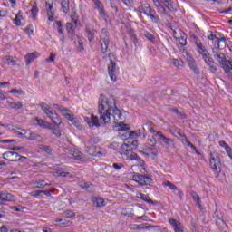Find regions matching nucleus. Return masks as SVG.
I'll use <instances>...</instances> for the list:
<instances>
[{"label": "nucleus", "instance_id": "f257e3e1", "mask_svg": "<svg viewBox=\"0 0 232 232\" xmlns=\"http://www.w3.org/2000/svg\"><path fill=\"white\" fill-rule=\"evenodd\" d=\"M98 105V113L100 115V121L103 124H109L111 117L114 121H121L122 119V112L117 108V101L115 98H106L104 94H101Z\"/></svg>", "mask_w": 232, "mask_h": 232}, {"label": "nucleus", "instance_id": "f03ea898", "mask_svg": "<svg viewBox=\"0 0 232 232\" xmlns=\"http://www.w3.org/2000/svg\"><path fill=\"white\" fill-rule=\"evenodd\" d=\"M53 106H54V108H57L58 110H60V111L63 113V117H65V119H67V121H70L72 124H74V126H76V128H78L79 130H81L82 128L79 120H77V118H75V115H73V113H72V111H70L63 106H60L59 104H54Z\"/></svg>", "mask_w": 232, "mask_h": 232}, {"label": "nucleus", "instance_id": "7ed1b4c3", "mask_svg": "<svg viewBox=\"0 0 232 232\" xmlns=\"http://www.w3.org/2000/svg\"><path fill=\"white\" fill-rule=\"evenodd\" d=\"M210 168L215 170L216 177L220 175L222 171V162L220 161V156L217 152L210 153Z\"/></svg>", "mask_w": 232, "mask_h": 232}, {"label": "nucleus", "instance_id": "20e7f679", "mask_svg": "<svg viewBox=\"0 0 232 232\" xmlns=\"http://www.w3.org/2000/svg\"><path fill=\"white\" fill-rule=\"evenodd\" d=\"M110 59V63L108 64V72L109 77L111 81H117V75L115 74V72L117 70V63L115 62V55L113 53H110L108 55Z\"/></svg>", "mask_w": 232, "mask_h": 232}, {"label": "nucleus", "instance_id": "39448f33", "mask_svg": "<svg viewBox=\"0 0 232 232\" xmlns=\"http://www.w3.org/2000/svg\"><path fill=\"white\" fill-rule=\"evenodd\" d=\"M132 179L136 180V182H139L140 186H151V184H153V179L144 174L133 172Z\"/></svg>", "mask_w": 232, "mask_h": 232}, {"label": "nucleus", "instance_id": "423d86ee", "mask_svg": "<svg viewBox=\"0 0 232 232\" xmlns=\"http://www.w3.org/2000/svg\"><path fill=\"white\" fill-rule=\"evenodd\" d=\"M214 58L218 60L220 66L223 68V70L226 72L229 70V67L227 66V59H226V54L220 51H216L213 49Z\"/></svg>", "mask_w": 232, "mask_h": 232}, {"label": "nucleus", "instance_id": "0eeeda50", "mask_svg": "<svg viewBox=\"0 0 232 232\" xmlns=\"http://www.w3.org/2000/svg\"><path fill=\"white\" fill-rule=\"evenodd\" d=\"M101 44L102 53H106L108 52V46H110V32L107 29L102 30Z\"/></svg>", "mask_w": 232, "mask_h": 232}, {"label": "nucleus", "instance_id": "6e6552de", "mask_svg": "<svg viewBox=\"0 0 232 232\" xmlns=\"http://www.w3.org/2000/svg\"><path fill=\"white\" fill-rule=\"evenodd\" d=\"M199 53L200 55H202V59L205 61L206 64L209 66L210 72H212V73H217V66L213 65L215 64V61L213 60L209 53L208 51H204L199 52Z\"/></svg>", "mask_w": 232, "mask_h": 232}, {"label": "nucleus", "instance_id": "1a4fd4ad", "mask_svg": "<svg viewBox=\"0 0 232 232\" xmlns=\"http://www.w3.org/2000/svg\"><path fill=\"white\" fill-rule=\"evenodd\" d=\"M140 12H143L145 15H148L153 23H159V16L156 15L155 10L151 9L150 5H144L143 7H139Z\"/></svg>", "mask_w": 232, "mask_h": 232}, {"label": "nucleus", "instance_id": "9d476101", "mask_svg": "<svg viewBox=\"0 0 232 232\" xmlns=\"http://www.w3.org/2000/svg\"><path fill=\"white\" fill-rule=\"evenodd\" d=\"M3 159H5V160H8L9 162H17V160H21V159H26V157L21 156L17 152L6 151L3 154Z\"/></svg>", "mask_w": 232, "mask_h": 232}, {"label": "nucleus", "instance_id": "9b49d317", "mask_svg": "<svg viewBox=\"0 0 232 232\" xmlns=\"http://www.w3.org/2000/svg\"><path fill=\"white\" fill-rule=\"evenodd\" d=\"M155 137H160V139H161L167 150H171L172 148H175V141L171 138L164 136V134H162V131L157 132V134H155Z\"/></svg>", "mask_w": 232, "mask_h": 232}, {"label": "nucleus", "instance_id": "f8f14e48", "mask_svg": "<svg viewBox=\"0 0 232 232\" xmlns=\"http://www.w3.org/2000/svg\"><path fill=\"white\" fill-rule=\"evenodd\" d=\"M127 157H129L130 160H137V162L140 164V166H141L142 170L141 173H146V163L144 162V160L142 159H140L139 157V155H137V153L135 152H131L130 154L129 153V155H127Z\"/></svg>", "mask_w": 232, "mask_h": 232}, {"label": "nucleus", "instance_id": "ddd939ff", "mask_svg": "<svg viewBox=\"0 0 232 232\" xmlns=\"http://www.w3.org/2000/svg\"><path fill=\"white\" fill-rule=\"evenodd\" d=\"M85 122H87L88 126L90 128H101V123H99V117L94 116L93 114L91 115V118L85 117L84 118Z\"/></svg>", "mask_w": 232, "mask_h": 232}, {"label": "nucleus", "instance_id": "4468645a", "mask_svg": "<svg viewBox=\"0 0 232 232\" xmlns=\"http://www.w3.org/2000/svg\"><path fill=\"white\" fill-rule=\"evenodd\" d=\"M65 26H66L69 39L71 41H73V39L75 37L74 34H75V28H77V24H73V23L67 22Z\"/></svg>", "mask_w": 232, "mask_h": 232}, {"label": "nucleus", "instance_id": "2eb2a0df", "mask_svg": "<svg viewBox=\"0 0 232 232\" xmlns=\"http://www.w3.org/2000/svg\"><path fill=\"white\" fill-rule=\"evenodd\" d=\"M187 63H188L190 70H192V72H194V73H196V75H200V69L198 68V66L197 65V63H195V60L193 58L188 57Z\"/></svg>", "mask_w": 232, "mask_h": 232}, {"label": "nucleus", "instance_id": "dca6fc26", "mask_svg": "<svg viewBox=\"0 0 232 232\" xmlns=\"http://www.w3.org/2000/svg\"><path fill=\"white\" fill-rule=\"evenodd\" d=\"M25 133V139L27 140H43V137L34 131L27 132L25 130H22Z\"/></svg>", "mask_w": 232, "mask_h": 232}, {"label": "nucleus", "instance_id": "f3484780", "mask_svg": "<svg viewBox=\"0 0 232 232\" xmlns=\"http://www.w3.org/2000/svg\"><path fill=\"white\" fill-rule=\"evenodd\" d=\"M93 3L96 6V8L99 10V14L102 19H105V21L108 19V14L104 12V7L102 6V3H101V0H93Z\"/></svg>", "mask_w": 232, "mask_h": 232}, {"label": "nucleus", "instance_id": "a211bd4d", "mask_svg": "<svg viewBox=\"0 0 232 232\" xmlns=\"http://www.w3.org/2000/svg\"><path fill=\"white\" fill-rule=\"evenodd\" d=\"M47 113H48L49 119H51L52 122H53L55 126H59L62 124L63 121H61V117L59 116V114L53 111H49Z\"/></svg>", "mask_w": 232, "mask_h": 232}, {"label": "nucleus", "instance_id": "6ab92c4d", "mask_svg": "<svg viewBox=\"0 0 232 232\" xmlns=\"http://www.w3.org/2000/svg\"><path fill=\"white\" fill-rule=\"evenodd\" d=\"M148 130L150 131V133H154L155 135L160 132V130H155V129H153V121H147L143 125V131H148Z\"/></svg>", "mask_w": 232, "mask_h": 232}, {"label": "nucleus", "instance_id": "aec40b11", "mask_svg": "<svg viewBox=\"0 0 232 232\" xmlns=\"http://www.w3.org/2000/svg\"><path fill=\"white\" fill-rule=\"evenodd\" d=\"M85 32L87 34V38L89 43H93L94 39H95V29H93V27H90V26H86L85 28Z\"/></svg>", "mask_w": 232, "mask_h": 232}, {"label": "nucleus", "instance_id": "412c9836", "mask_svg": "<svg viewBox=\"0 0 232 232\" xmlns=\"http://www.w3.org/2000/svg\"><path fill=\"white\" fill-rule=\"evenodd\" d=\"M45 6H47V15L49 21H53V4H50L48 2H45Z\"/></svg>", "mask_w": 232, "mask_h": 232}, {"label": "nucleus", "instance_id": "4be33fe9", "mask_svg": "<svg viewBox=\"0 0 232 232\" xmlns=\"http://www.w3.org/2000/svg\"><path fill=\"white\" fill-rule=\"evenodd\" d=\"M3 63H5V64H8V66H15V64H17L15 59H14V57L11 55L5 56L3 58Z\"/></svg>", "mask_w": 232, "mask_h": 232}, {"label": "nucleus", "instance_id": "5701e85b", "mask_svg": "<svg viewBox=\"0 0 232 232\" xmlns=\"http://www.w3.org/2000/svg\"><path fill=\"white\" fill-rule=\"evenodd\" d=\"M137 198H140L141 200H144L145 202H148V204H153V205L157 204V201H153L151 198H148L146 195L140 192L137 194Z\"/></svg>", "mask_w": 232, "mask_h": 232}, {"label": "nucleus", "instance_id": "b1692460", "mask_svg": "<svg viewBox=\"0 0 232 232\" xmlns=\"http://www.w3.org/2000/svg\"><path fill=\"white\" fill-rule=\"evenodd\" d=\"M161 3L169 10L170 12H177V9L173 7V1L171 0H161Z\"/></svg>", "mask_w": 232, "mask_h": 232}, {"label": "nucleus", "instance_id": "393cba45", "mask_svg": "<svg viewBox=\"0 0 232 232\" xmlns=\"http://www.w3.org/2000/svg\"><path fill=\"white\" fill-rule=\"evenodd\" d=\"M61 5L63 14H68L70 12V0H62Z\"/></svg>", "mask_w": 232, "mask_h": 232}, {"label": "nucleus", "instance_id": "a878e982", "mask_svg": "<svg viewBox=\"0 0 232 232\" xmlns=\"http://www.w3.org/2000/svg\"><path fill=\"white\" fill-rule=\"evenodd\" d=\"M190 195H191L193 200H195V202H197L198 208H202V200L200 199V196H198V194H197L195 191H191Z\"/></svg>", "mask_w": 232, "mask_h": 232}, {"label": "nucleus", "instance_id": "bb28decb", "mask_svg": "<svg viewBox=\"0 0 232 232\" xmlns=\"http://www.w3.org/2000/svg\"><path fill=\"white\" fill-rule=\"evenodd\" d=\"M39 14V7H37V3L34 2V5H33L31 9V15L33 16L34 21L37 19V14Z\"/></svg>", "mask_w": 232, "mask_h": 232}, {"label": "nucleus", "instance_id": "cd10ccee", "mask_svg": "<svg viewBox=\"0 0 232 232\" xmlns=\"http://www.w3.org/2000/svg\"><path fill=\"white\" fill-rule=\"evenodd\" d=\"M34 59H37V56L35 55V53H29L26 54L25 63H26L27 66L30 65V63H32V61H34Z\"/></svg>", "mask_w": 232, "mask_h": 232}, {"label": "nucleus", "instance_id": "c85d7f7f", "mask_svg": "<svg viewBox=\"0 0 232 232\" xmlns=\"http://www.w3.org/2000/svg\"><path fill=\"white\" fill-rule=\"evenodd\" d=\"M8 104L13 110H21L23 108V102H8Z\"/></svg>", "mask_w": 232, "mask_h": 232}, {"label": "nucleus", "instance_id": "c756f323", "mask_svg": "<svg viewBox=\"0 0 232 232\" xmlns=\"http://www.w3.org/2000/svg\"><path fill=\"white\" fill-rule=\"evenodd\" d=\"M155 6H157L160 12V14H164L165 15H168V13L166 12V7L162 6L160 5V2L159 0H153Z\"/></svg>", "mask_w": 232, "mask_h": 232}, {"label": "nucleus", "instance_id": "7c9ffc66", "mask_svg": "<svg viewBox=\"0 0 232 232\" xmlns=\"http://www.w3.org/2000/svg\"><path fill=\"white\" fill-rule=\"evenodd\" d=\"M79 186L80 188H82V189H90V188L93 187V184H92L90 181H80Z\"/></svg>", "mask_w": 232, "mask_h": 232}, {"label": "nucleus", "instance_id": "2f4dec72", "mask_svg": "<svg viewBox=\"0 0 232 232\" xmlns=\"http://www.w3.org/2000/svg\"><path fill=\"white\" fill-rule=\"evenodd\" d=\"M21 19H23V13H21L20 11L14 19V24H16L17 26H21Z\"/></svg>", "mask_w": 232, "mask_h": 232}, {"label": "nucleus", "instance_id": "473e14b6", "mask_svg": "<svg viewBox=\"0 0 232 232\" xmlns=\"http://www.w3.org/2000/svg\"><path fill=\"white\" fill-rule=\"evenodd\" d=\"M163 186H164L165 188H169V189H172V191H177V189H179V188H177V185L171 183L170 181H166V182H164V183H163Z\"/></svg>", "mask_w": 232, "mask_h": 232}, {"label": "nucleus", "instance_id": "72a5a7b5", "mask_svg": "<svg viewBox=\"0 0 232 232\" xmlns=\"http://www.w3.org/2000/svg\"><path fill=\"white\" fill-rule=\"evenodd\" d=\"M34 186H35V188L43 189V188H44L45 186H50V184L45 183L44 180H38V181L34 182Z\"/></svg>", "mask_w": 232, "mask_h": 232}, {"label": "nucleus", "instance_id": "f704fd0d", "mask_svg": "<svg viewBox=\"0 0 232 232\" xmlns=\"http://www.w3.org/2000/svg\"><path fill=\"white\" fill-rule=\"evenodd\" d=\"M56 25L58 28V34H60V35H64V28L63 27V22L57 20Z\"/></svg>", "mask_w": 232, "mask_h": 232}, {"label": "nucleus", "instance_id": "c9c22d12", "mask_svg": "<svg viewBox=\"0 0 232 232\" xmlns=\"http://www.w3.org/2000/svg\"><path fill=\"white\" fill-rule=\"evenodd\" d=\"M13 200H15V196L10 193L5 194L4 202H13Z\"/></svg>", "mask_w": 232, "mask_h": 232}, {"label": "nucleus", "instance_id": "e433bc0d", "mask_svg": "<svg viewBox=\"0 0 232 232\" xmlns=\"http://www.w3.org/2000/svg\"><path fill=\"white\" fill-rule=\"evenodd\" d=\"M94 204L97 206V208H102V206H104V199H102V198H96Z\"/></svg>", "mask_w": 232, "mask_h": 232}, {"label": "nucleus", "instance_id": "4c0bfd02", "mask_svg": "<svg viewBox=\"0 0 232 232\" xmlns=\"http://www.w3.org/2000/svg\"><path fill=\"white\" fill-rule=\"evenodd\" d=\"M126 148H128V147L126 146L125 143H123V144L121 145V153H123V155H130V153H131V150L126 149Z\"/></svg>", "mask_w": 232, "mask_h": 232}, {"label": "nucleus", "instance_id": "58836bf2", "mask_svg": "<svg viewBox=\"0 0 232 232\" xmlns=\"http://www.w3.org/2000/svg\"><path fill=\"white\" fill-rule=\"evenodd\" d=\"M119 130L120 131H128V130H130V128L129 125L121 122L119 125Z\"/></svg>", "mask_w": 232, "mask_h": 232}, {"label": "nucleus", "instance_id": "ea45409f", "mask_svg": "<svg viewBox=\"0 0 232 232\" xmlns=\"http://www.w3.org/2000/svg\"><path fill=\"white\" fill-rule=\"evenodd\" d=\"M43 111H44L46 113V115H48V113H50V111H50V107L48 105H46L45 103H41L40 104Z\"/></svg>", "mask_w": 232, "mask_h": 232}, {"label": "nucleus", "instance_id": "a19ab883", "mask_svg": "<svg viewBox=\"0 0 232 232\" xmlns=\"http://www.w3.org/2000/svg\"><path fill=\"white\" fill-rule=\"evenodd\" d=\"M148 144H150V146H152V148H155V146H157V139H155V137H151L150 139L147 140Z\"/></svg>", "mask_w": 232, "mask_h": 232}, {"label": "nucleus", "instance_id": "79ce46f5", "mask_svg": "<svg viewBox=\"0 0 232 232\" xmlns=\"http://www.w3.org/2000/svg\"><path fill=\"white\" fill-rule=\"evenodd\" d=\"M169 224L175 228V227H179L181 223H180V221H179L175 218H170Z\"/></svg>", "mask_w": 232, "mask_h": 232}, {"label": "nucleus", "instance_id": "37998d69", "mask_svg": "<svg viewBox=\"0 0 232 232\" xmlns=\"http://www.w3.org/2000/svg\"><path fill=\"white\" fill-rule=\"evenodd\" d=\"M72 157H73L76 160H81V159H82V153L81 151H73Z\"/></svg>", "mask_w": 232, "mask_h": 232}, {"label": "nucleus", "instance_id": "c03bdc74", "mask_svg": "<svg viewBox=\"0 0 232 232\" xmlns=\"http://www.w3.org/2000/svg\"><path fill=\"white\" fill-rule=\"evenodd\" d=\"M40 150L43 151H45V153H52V150L50 149V146L48 145H40Z\"/></svg>", "mask_w": 232, "mask_h": 232}, {"label": "nucleus", "instance_id": "a18cd8bd", "mask_svg": "<svg viewBox=\"0 0 232 232\" xmlns=\"http://www.w3.org/2000/svg\"><path fill=\"white\" fill-rule=\"evenodd\" d=\"M64 215H65L66 218H72L75 217V212H73L72 210H67L64 212Z\"/></svg>", "mask_w": 232, "mask_h": 232}, {"label": "nucleus", "instance_id": "49530a36", "mask_svg": "<svg viewBox=\"0 0 232 232\" xmlns=\"http://www.w3.org/2000/svg\"><path fill=\"white\" fill-rule=\"evenodd\" d=\"M112 168H114V169L119 171V170L122 169V168H124V165L122 163H113Z\"/></svg>", "mask_w": 232, "mask_h": 232}, {"label": "nucleus", "instance_id": "de8ad7c7", "mask_svg": "<svg viewBox=\"0 0 232 232\" xmlns=\"http://www.w3.org/2000/svg\"><path fill=\"white\" fill-rule=\"evenodd\" d=\"M135 131H136V137H140L143 135V139H146V134L144 133V131H146V130H144V129H142V130L140 129Z\"/></svg>", "mask_w": 232, "mask_h": 232}, {"label": "nucleus", "instance_id": "09e8293b", "mask_svg": "<svg viewBox=\"0 0 232 232\" xmlns=\"http://www.w3.org/2000/svg\"><path fill=\"white\" fill-rule=\"evenodd\" d=\"M145 37H146V39H148V41H150L151 43H153L155 41V36L153 34H151L150 33H146Z\"/></svg>", "mask_w": 232, "mask_h": 232}, {"label": "nucleus", "instance_id": "8fccbe9b", "mask_svg": "<svg viewBox=\"0 0 232 232\" xmlns=\"http://www.w3.org/2000/svg\"><path fill=\"white\" fill-rule=\"evenodd\" d=\"M196 46L198 48L199 52H206V47L204 45H202L201 43H198V41H196Z\"/></svg>", "mask_w": 232, "mask_h": 232}, {"label": "nucleus", "instance_id": "3c124183", "mask_svg": "<svg viewBox=\"0 0 232 232\" xmlns=\"http://www.w3.org/2000/svg\"><path fill=\"white\" fill-rule=\"evenodd\" d=\"M176 133L181 137V142H188V137L186 136V134H182L180 133V131H176Z\"/></svg>", "mask_w": 232, "mask_h": 232}, {"label": "nucleus", "instance_id": "603ef678", "mask_svg": "<svg viewBox=\"0 0 232 232\" xmlns=\"http://www.w3.org/2000/svg\"><path fill=\"white\" fill-rule=\"evenodd\" d=\"M25 32L28 35H32V34H34V29L32 24L27 25V27L25 28Z\"/></svg>", "mask_w": 232, "mask_h": 232}, {"label": "nucleus", "instance_id": "864d4df0", "mask_svg": "<svg viewBox=\"0 0 232 232\" xmlns=\"http://www.w3.org/2000/svg\"><path fill=\"white\" fill-rule=\"evenodd\" d=\"M179 42L180 46H186V44H188V42L186 41V38H184V36L179 37Z\"/></svg>", "mask_w": 232, "mask_h": 232}, {"label": "nucleus", "instance_id": "5fc2aeb1", "mask_svg": "<svg viewBox=\"0 0 232 232\" xmlns=\"http://www.w3.org/2000/svg\"><path fill=\"white\" fill-rule=\"evenodd\" d=\"M171 63L174 66H182V64L180 63V60L179 59H171Z\"/></svg>", "mask_w": 232, "mask_h": 232}, {"label": "nucleus", "instance_id": "6e6d98bb", "mask_svg": "<svg viewBox=\"0 0 232 232\" xmlns=\"http://www.w3.org/2000/svg\"><path fill=\"white\" fill-rule=\"evenodd\" d=\"M93 150H95V147H93V146L86 147L85 151H87V153H89L90 155H95V154L93 153Z\"/></svg>", "mask_w": 232, "mask_h": 232}, {"label": "nucleus", "instance_id": "4d7b16f0", "mask_svg": "<svg viewBox=\"0 0 232 232\" xmlns=\"http://www.w3.org/2000/svg\"><path fill=\"white\" fill-rule=\"evenodd\" d=\"M46 63H53V61H55V54L51 53L49 58L45 59Z\"/></svg>", "mask_w": 232, "mask_h": 232}, {"label": "nucleus", "instance_id": "13d9d810", "mask_svg": "<svg viewBox=\"0 0 232 232\" xmlns=\"http://www.w3.org/2000/svg\"><path fill=\"white\" fill-rule=\"evenodd\" d=\"M174 231L175 232H184V227L182 226V224H180L179 226L174 227Z\"/></svg>", "mask_w": 232, "mask_h": 232}, {"label": "nucleus", "instance_id": "bf43d9fd", "mask_svg": "<svg viewBox=\"0 0 232 232\" xmlns=\"http://www.w3.org/2000/svg\"><path fill=\"white\" fill-rule=\"evenodd\" d=\"M60 177H70L71 179L73 178V175L70 174V172H60Z\"/></svg>", "mask_w": 232, "mask_h": 232}, {"label": "nucleus", "instance_id": "052dcab7", "mask_svg": "<svg viewBox=\"0 0 232 232\" xmlns=\"http://www.w3.org/2000/svg\"><path fill=\"white\" fill-rule=\"evenodd\" d=\"M150 228H152V229L156 228V229H158V231H162V229H160V227L148 224L147 225V229H150Z\"/></svg>", "mask_w": 232, "mask_h": 232}, {"label": "nucleus", "instance_id": "680f3d73", "mask_svg": "<svg viewBox=\"0 0 232 232\" xmlns=\"http://www.w3.org/2000/svg\"><path fill=\"white\" fill-rule=\"evenodd\" d=\"M41 193H43V190H34L33 192H31L32 197H39V195H41Z\"/></svg>", "mask_w": 232, "mask_h": 232}, {"label": "nucleus", "instance_id": "e2e57ef3", "mask_svg": "<svg viewBox=\"0 0 232 232\" xmlns=\"http://www.w3.org/2000/svg\"><path fill=\"white\" fill-rule=\"evenodd\" d=\"M36 121H37L38 126H43L44 128H46L45 121H44V120L36 119Z\"/></svg>", "mask_w": 232, "mask_h": 232}, {"label": "nucleus", "instance_id": "0e129e2a", "mask_svg": "<svg viewBox=\"0 0 232 232\" xmlns=\"http://www.w3.org/2000/svg\"><path fill=\"white\" fill-rule=\"evenodd\" d=\"M147 226H148V223H144V224H141V225H138V227H136L137 228L136 229H147Z\"/></svg>", "mask_w": 232, "mask_h": 232}, {"label": "nucleus", "instance_id": "69168bd1", "mask_svg": "<svg viewBox=\"0 0 232 232\" xmlns=\"http://www.w3.org/2000/svg\"><path fill=\"white\" fill-rule=\"evenodd\" d=\"M218 37L215 34H213V33H211L208 36V39H209L210 41H216Z\"/></svg>", "mask_w": 232, "mask_h": 232}, {"label": "nucleus", "instance_id": "338daca9", "mask_svg": "<svg viewBox=\"0 0 232 232\" xmlns=\"http://www.w3.org/2000/svg\"><path fill=\"white\" fill-rule=\"evenodd\" d=\"M215 41V48H216V52L218 51V49L220 48V40H218V38Z\"/></svg>", "mask_w": 232, "mask_h": 232}, {"label": "nucleus", "instance_id": "774afa93", "mask_svg": "<svg viewBox=\"0 0 232 232\" xmlns=\"http://www.w3.org/2000/svg\"><path fill=\"white\" fill-rule=\"evenodd\" d=\"M225 150H226L228 157H230V159H232V150H231V147L228 146Z\"/></svg>", "mask_w": 232, "mask_h": 232}]
</instances>
